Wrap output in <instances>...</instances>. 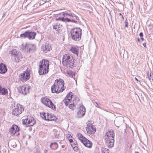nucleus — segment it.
Returning <instances> with one entry per match:
<instances>
[{
  "label": "nucleus",
  "mask_w": 153,
  "mask_h": 153,
  "mask_svg": "<svg viewBox=\"0 0 153 153\" xmlns=\"http://www.w3.org/2000/svg\"><path fill=\"white\" fill-rule=\"evenodd\" d=\"M114 133L113 130H110L106 132L104 137L105 143L108 148L113 147L114 144Z\"/></svg>",
  "instance_id": "1"
},
{
  "label": "nucleus",
  "mask_w": 153,
  "mask_h": 153,
  "mask_svg": "<svg viewBox=\"0 0 153 153\" xmlns=\"http://www.w3.org/2000/svg\"><path fill=\"white\" fill-rule=\"evenodd\" d=\"M39 73L40 75L47 74L48 72L49 62L47 60L43 59L39 63Z\"/></svg>",
  "instance_id": "2"
},
{
  "label": "nucleus",
  "mask_w": 153,
  "mask_h": 153,
  "mask_svg": "<svg viewBox=\"0 0 153 153\" xmlns=\"http://www.w3.org/2000/svg\"><path fill=\"white\" fill-rule=\"evenodd\" d=\"M82 30L79 27L71 29L70 31L71 36L72 39L75 41H78L81 39Z\"/></svg>",
  "instance_id": "3"
},
{
  "label": "nucleus",
  "mask_w": 153,
  "mask_h": 153,
  "mask_svg": "<svg viewBox=\"0 0 153 153\" xmlns=\"http://www.w3.org/2000/svg\"><path fill=\"white\" fill-rule=\"evenodd\" d=\"M62 63L68 68H72L74 67V59L72 56L65 54L62 57Z\"/></svg>",
  "instance_id": "4"
},
{
  "label": "nucleus",
  "mask_w": 153,
  "mask_h": 153,
  "mask_svg": "<svg viewBox=\"0 0 153 153\" xmlns=\"http://www.w3.org/2000/svg\"><path fill=\"white\" fill-rule=\"evenodd\" d=\"M12 104L10 106L12 109V114L14 115L18 116L21 114L24 111V108L22 105L16 102H11Z\"/></svg>",
  "instance_id": "5"
},
{
  "label": "nucleus",
  "mask_w": 153,
  "mask_h": 153,
  "mask_svg": "<svg viewBox=\"0 0 153 153\" xmlns=\"http://www.w3.org/2000/svg\"><path fill=\"white\" fill-rule=\"evenodd\" d=\"M76 137L85 146L89 148L91 147L92 145V143L81 134H78Z\"/></svg>",
  "instance_id": "6"
},
{
  "label": "nucleus",
  "mask_w": 153,
  "mask_h": 153,
  "mask_svg": "<svg viewBox=\"0 0 153 153\" xmlns=\"http://www.w3.org/2000/svg\"><path fill=\"white\" fill-rule=\"evenodd\" d=\"M36 33L33 31L27 30L20 35V37L24 38H27L29 39L33 40L35 38Z\"/></svg>",
  "instance_id": "7"
},
{
  "label": "nucleus",
  "mask_w": 153,
  "mask_h": 153,
  "mask_svg": "<svg viewBox=\"0 0 153 153\" xmlns=\"http://www.w3.org/2000/svg\"><path fill=\"white\" fill-rule=\"evenodd\" d=\"M41 100L42 102L45 105L48 106L53 110H56V106L50 100L45 97H44L42 98Z\"/></svg>",
  "instance_id": "8"
},
{
  "label": "nucleus",
  "mask_w": 153,
  "mask_h": 153,
  "mask_svg": "<svg viewBox=\"0 0 153 153\" xmlns=\"http://www.w3.org/2000/svg\"><path fill=\"white\" fill-rule=\"evenodd\" d=\"M24 50L27 53H32L35 51L36 46L33 44L27 43L25 46Z\"/></svg>",
  "instance_id": "9"
},
{
  "label": "nucleus",
  "mask_w": 153,
  "mask_h": 153,
  "mask_svg": "<svg viewBox=\"0 0 153 153\" xmlns=\"http://www.w3.org/2000/svg\"><path fill=\"white\" fill-rule=\"evenodd\" d=\"M30 88L28 85L20 86L18 89L19 92L22 94L25 95L29 93Z\"/></svg>",
  "instance_id": "10"
},
{
  "label": "nucleus",
  "mask_w": 153,
  "mask_h": 153,
  "mask_svg": "<svg viewBox=\"0 0 153 153\" xmlns=\"http://www.w3.org/2000/svg\"><path fill=\"white\" fill-rule=\"evenodd\" d=\"M55 82V84L58 85V89H60L61 92H62L64 89V81L62 79H59V80H56Z\"/></svg>",
  "instance_id": "11"
},
{
  "label": "nucleus",
  "mask_w": 153,
  "mask_h": 153,
  "mask_svg": "<svg viewBox=\"0 0 153 153\" xmlns=\"http://www.w3.org/2000/svg\"><path fill=\"white\" fill-rule=\"evenodd\" d=\"M86 109L85 107L82 105L79 106V110L77 113V117L78 118H81L85 114Z\"/></svg>",
  "instance_id": "12"
},
{
  "label": "nucleus",
  "mask_w": 153,
  "mask_h": 153,
  "mask_svg": "<svg viewBox=\"0 0 153 153\" xmlns=\"http://www.w3.org/2000/svg\"><path fill=\"white\" fill-rule=\"evenodd\" d=\"M30 73L27 71L19 75L20 79L23 82L28 80L30 78Z\"/></svg>",
  "instance_id": "13"
},
{
  "label": "nucleus",
  "mask_w": 153,
  "mask_h": 153,
  "mask_svg": "<svg viewBox=\"0 0 153 153\" xmlns=\"http://www.w3.org/2000/svg\"><path fill=\"white\" fill-rule=\"evenodd\" d=\"M56 20H59L64 22H71L76 24H77V22L75 19H71L68 18L59 17L58 18H56Z\"/></svg>",
  "instance_id": "14"
},
{
  "label": "nucleus",
  "mask_w": 153,
  "mask_h": 153,
  "mask_svg": "<svg viewBox=\"0 0 153 153\" xmlns=\"http://www.w3.org/2000/svg\"><path fill=\"white\" fill-rule=\"evenodd\" d=\"M27 117L28 126H32L36 123V120L33 117L28 115L27 116Z\"/></svg>",
  "instance_id": "15"
},
{
  "label": "nucleus",
  "mask_w": 153,
  "mask_h": 153,
  "mask_svg": "<svg viewBox=\"0 0 153 153\" xmlns=\"http://www.w3.org/2000/svg\"><path fill=\"white\" fill-rule=\"evenodd\" d=\"M123 123V119L122 117H118L116 118L114 120V123L115 125L118 128L122 125Z\"/></svg>",
  "instance_id": "16"
},
{
  "label": "nucleus",
  "mask_w": 153,
  "mask_h": 153,
  "mask_svg": "<svg viewBox=\"0 0 153 153\" xmlns=\"http://www.w3.org/2000/svg\"><path fill=\"white\" fill-rule=\"evenodd\" d=\"M19 131V128L18 126L16 125H13L9 130L10 132L13 135H14L15 133Z\"/></svg>",
  "instance_id": "17"
},
{
  "label": "nucleus",
  "mask_w": 153,
  "mask_h": 153,
  "mask_svg": "<svg viewBox=\"0 0 153 153\" xmlns=\"http://www.w3.org/2000/svg\"><path fill=\"white\" fill-rule=\"evenodd\" d=\"M86 130L87 132L90 134H94L96 131L95 128L93 126V125L88 126L86 128Z\"/></svg>",
  "instance_id": "18"
},
{
  "label": "nucleus",
  "mask_w": 153,
  "mask_h": 153,
  "mask_svg": "<svg viewBox=\"0 0 153 153\" xmlns=\"http://www.w3.org/2000/svg\"><path fill=\"white\" fill-rule=\"evenodd\" d=\"M62 15L64 17H68L69 18L72 19V17L75 16V14L70 11H66L62 13Z\"/></svg>",
  "instance_id": "19"
},
{
  "label": "nucleus",
  "mask_w": 153,
  "mask_h": 153,
  "mask_svg": "<svg viewBox=\"0 0 153 153\" xmlns=\"http://www.w3.org/2000/svg\"><path fill=\"white\" fill-rule=\"evenodd\" d=\"M41 49L43 50V51L45 53H46L48 51H50L51 50L52 48L51 45L48 43H46L44 46H42L41 47Z\"/></svg>",
  "instance_id": "20"
},
{
  "label": "nucleus",
  "mask_w": 153,
  "mask_h": 153,
  "mask_svg": "<svg viewBox=\"0 0 153 153\" xmlns=\"http://www.w3.org/2000/svg\"><path fill=\"white\" fill-rule=\"evenodd\" d=\"M7 69L5 65L2 63L0 64V73L5 74L7 71Z\"/></svg>",
  "instance_id": "21"
},
{
  "label": "nucleus",
  "mask_w": 153,
  "mask_h": 153,
  "mask_svg": "<svg viewBox=\"0 0 153 153\" xmlns=\"http://www.w3.org/2000/svg\"><path fill=\"white\" fill-rule=\"evenodd\" d=\"M51 90L53 93H58L61 92L60 89H58V85L57 84H55V81L53 85L51 87Z\"/></svg>",
  "instance_id": "22"
},
{
  "label": "nucleus",
  "mask_w": 153,
  "mask_h": 153,
  "mask_svg": "<svg viewBox=\"0 0 153 153\" xmlns=\"http://www.w3.org/2000/svg\"><path fill=\"white\" fill-rule=\"evenodd\" d=\"M14 58H15V61L18 62H19L21 60L22 56L21 55V53L18 52L17 54H16L15 56H14Z\"/></svg>",
  "instance_id": "23"
},
{
  "label": "nucleus",
  "mask_w": 153,
  "mask_h": 153,
  "mask_svg": "<svg viewBox=\"0 0 153 153\" xmlns=\"http://www.w3.org/2000/svg\"><path fill=\"white\" fill-rule=\"evenodd\" d=\"M0 94L2 95H8V91L7 89L2 87L1 86V88L0 90Z\"/></svg>",
  "instance_id": "24"
},
{
  "label": "nucleus",
  "mask_w": 153,
  "mask_h": 153,
  "mask_svg": "<svg viewBox=\"0 0 153 153\" xmlns=\"http://www.w3.org/2000/svg\"><path fill=\"white\" fill-rule=\"evenodd\" d=\"M56 117L55 116H52L51 114L48 113L47 114L46 120L52 121L55 120Z\"/></svg>",
  "instance_id": "25"
},
{
  "label": "nucleus",
  "mask_w": 153,
  "mask_h": 153,
  "mask_svg": "<svg viewBox=\"0 0 153 153\" xmlns=\"http://www.w3.org/2000/svg\"><path fill=\"white\" fill-rule=\"evenodd\" d=\"M50 147L52 149H56L58 147V145L57 143H51L50 145Z\"/></svg>",
  "instance_id": "26"
},
{
  "label": "nucleus",
  "mask_w": 153,
  "mask_h": 153,
  "mask_svg": "<svg viewBox=\"0 0 153 153\" xmlns=\"http://www.w3.org/2000/svg\"><path fill=\"white\" fill-rule=\"evenodd\" d=\"M76 140H74L72 143H71V145L74 151H76L78 150V147L76 144Z\"/></svg>",
  "instance_id": "27"
},
{
  "label": "nucleus",
  "mask_w": 153,
  "mask_h": 153,
  "mask_svg": "<svg viewBox=\"0 0 153 153\" xmlns=\"http://www.w3.org/2000/svg\"><path fill=\"white\" fill-rule=\"evenodd\" d=\"M70 50L73 53L76 55L77 56L78 55V51L77 49L75 47H71Z\"/></svg>",
  "instance_id": "28"
},
{
  "label": "nucleus",
  "mask_w": 153,
  "mask_h": 153,
  "mask_svg": "<svg viewBox=\"0 0 153 153\" xmlns=\"http://www.w3.org/2000/svg\"><path fill=\"white\" fill-rule=\"evenodd\" d=\"M71 92H70L66 96L65 99L67 100L68 101H71L73 96Z\"/></svg>",
  "instance_id": "29"
},
{
  "label": "nucleus",
  "mask_w": 153,
  "mask_h": 153,
  "mask_svg": "<svg viewBox=\"0 0 153 153\" xmlns=\"http://www.w3.org/2000/svg\"><path fill=\"white\" fill-rule=\"evenodd\" d=\"M53 28L55 29L56 31L58 32V33H59V32L61 31V28L58 25H53Z\"/></svg>",
  "instance_id": "30"
},
{
  "label": "nucleus",
  "mask_w": 153,
  "mask_h": 153,
  "mask_svg": "<svg viewBox=\"0 0 153 153\" xmlns=\"http://www.w3.org/2000/svg\"><path fill=\"white\" fill-rule=\"evenodd\" d=\"M79 101V99L76 96L75 97L73 100V102L74 104H77Z\"/></svg>",
  "instance_id": "31"
},
{
  "label": "nucleus",
  "mask_w": 153,
  "mask_h": 153,
  "mask_svg": "<svg viewBox=\"0 0 153 153\" xmlns=\"http://www.w3.org/2000/svg\"><path fill=\"white\" fill-rule=\"evenodd\" d=\"M18 53L17 50L16 49H14L10 52V53L12 55H14V56H15L16 54H17Z\"/></svg>",
  "instance_id": "32"
},
{
  "label": "nucleus",
  "mask_w": 153,
  "mask_h": 153,
  "mask_svg": "<svg viewBox=\"0 0 153 153\" xmlns=\"http://www.w3.org/2000/svg\"><path fill=\"white\" fill-rule=\"evenodd\" d=\"M22 121L23 124L27 126H28V124H27V118H25V119L22 120Z\"/></svg>",
  "instance_id": "33"
},
{
  "label": "nucleus",
  "mask_w": 153,
  "mask_h": 153,
  "mask_svg": "<svg viewBox=\"0 0 153 153\" xmlns=\"http://www.w3.org/2000/svg\"><path fill=\"white\" fill-rule=\"evenodd\" d=\"M125 53V50L123 48L121 49L120 50V53L121 56H124V54Z\"/></svg>",
  "instance_id": "34"
},
{
  "label": "nucleus",
  "mask_w": 153,
  "mask_h": 153,
  "mask_svg": "<svg viewBox=\"0 0 153 153\" xmlns=\"http://www.w3.org/2000/svg\"><path fill=\"white\" fill-rule=\"evenodd\" d=\"M63 101L64 103L65 104V105L66 106H68L69 102H71V101H68L67 100L65 99Z\"/></svg>",
  "instance_id": "35"
},
{
  "label": "nucleus",
  "mask_w": 153,
  "mask_h": 153,
  "mask_svg": "<svg viewBox=\"0 0 153 153\" xmlns=\"http://www.w3.org/2000/svg\"><path fill=\"white\" fill-rule=\"evenodd\" d=\"M76 105V104H74L73 103V104H70V105H69V108L71 109H74L75 108V105Z\"/></svg>",
  "instance_id": "36"
},
{
  "label": "nucleus",
  "mask_w": 153,
  "mask_h": 153,
  "mask_svg": "<svg viewBox=\"0 0 153 153\" xmlns=\"http://www.w3.org/2000/svg\"><path fill=\"white\" fill-rule=\"evenodd\" d=\"M41 116L42 118L46 120L47 116L46 117V113H43Z\"/></svg>",
  "instance_id": "37"
},
{
  "label": "nucleus",
  "mask_w": 153,
  "mask_h": 153,
  "mask_svg": "<svg viewBox=\"0 0 153 153\" xmlns=\"http://www.w3.org/2000/svg\"><path fill=\"white\" fill-rule=\"evenodd\" d=\"M59 134L58 132H57L56 133H54L53 134L54 137L56 138H58L59 137Z\"/></svg>",
  "instance_id": "38"
},
{
  "label": "nucleus",
  "mask_w": 153,
  "mask_h": 153,
  "mask_svg": "<svg viewBox=\"0 0 153 153\" xmlns=\"http://www.w3.org/2000/svg\"><path fill=\"white\" fill-rule=\"evenodd\" d=\"M72 19H75V20L77 22H78V21L77 20H79V17L78 16H76L75 15V16H74V17H72Z\"/></svg>",
  "instance_id": "39"
},
{
  "label": "nucleus",
  "mask_w": 153,
  "mask_h": 153,
  "mask_svg": "<svg viewBox=\"0 0 153 153\" xmlns=\"http://www.w3.org/2000/svg\"><path fill=\"white\" fill-rule=\"evenodd\" d=\"M125 23V27H128V22H127V19H126Z\"/></svg>",
  "instance_id": "40"
},
{
  "label": "nucleus",
  "mask_w": 153,
  "mask_h": 153,
  "mask_svg": "<svg viewBox=\"0 0 153 153\" xmlns=\"http://www.w3.org/2000/svg\"><path fill=\"white\" fill-rule=\"evenodd\" d=\"M148 77L149 79L150 80H151V74H150V75H149V72H148Z\"/></svg>",
  "instance_id": "41"
},
{
  "label": "nucleus",
  "mask_w": 153,
  "mask_h": 153,
  "mask_svg": "<svg viewBox=\"0 0 153 153\" xmlns=\"http://www.w3.org/2000/svg\"><path fill=\"white\" fill-rule=\"evenodd\" d=\"M94 103L95 104H94V105H95V106L96 107H98V108H99L100 107V106L98 105L97 103V102H95Z\"/></svg>",
  "instance_id": "42"
},
{
  "label": "nucleus",
  "mask_w": 153,
  "mask_h": 153,
  "mask_svg": "<svg viewBox=\"0 0 153 153\" xmlns=\"http://www.w3.org/2000/svg\"><path fill=\"white\" fill-rule=\"evenodd\" d=\"M139 36L140 37H143V33L140 32L139 34Z\"/></svg>",
  "instance_id": "43"
},
{
  "label": "nucleus",
  "mask_w": 153,
  "mask_h": 153,
  "mask_svg": "<svg viewBox=\"0 0 153 153\" xmlns=\"http://www.w3.org/2000/svg\"><path fill=\"white\" fill-rule=\"evenodd\" d=\"M69 141L71 143H73V140L72 139H70L69 140Z\"/></svg>",
  "instance_id": "44"
},
{
  "label": "nucleus",
  "mask_w": 153,
  "mask_h": 153,
  "mask_svg": "<svg viewBox=\"0 0 153 153\" xmlns=\"http://www.w3.org/2000/svg\"><path fill=\"white\" fill-rule=\"evenodd\" d=\"M143 45L145 47H146V43H144L143 44Z\"/></svg>",
  "instance_id": "45"
},
{
  "label": "nucleus",
  "mask_w": 153,
  "mask_h": 153,
  "mask_svg": "<svg viewBox=\"0 0 153 153\" xmlns=\"http://www.w3.org/2000/svg\"><path fill=\"white\" fill-rule=\"evenodd\" d=\"M48 152V151L46 150V149H45L44 151V153H46Z\"/></svg>",
  "instance_id": "46"
},
{
  "label": "nucleus",
  "mask_w": 153,
  "mask_h": 153,
  "mask_svg": "<svg viewBox=\"0 0 153 153\" xmlns=\"http://www.w3.org/2000/svg\"><path fill=\"white\" fill-rule=\"evenodd\" d=\"M141 39L142 41H143L144 40V39L143 37H141Z\"/></svg>",
  "instance_id": "47"
},
{
  "label": "nucleus",
  "mask_w": 153,
  "mask_h": 153,
  "mask_svg": "<svg viewBox=\"0 0 153 153\" xmlns=\"http://www.w3.org/2000/svg\"><path fill=\"white\" fill-rule=\"evenodd\" d=\"M135 80H136L137 81H138V79H137V78H136V77H135Z\"/></svg>",
  "instance_id": "48"
},
{
  "label": "nucleus",
  "mask_w": 153,
  "mask_h": 153,
  "mask_svg": "<svg viewBox=\"0 0 153 153\" xmlns=\"http://www.w3.org/2000/svg\"><path fill=\"white\" fill-rule=\"evenodd\" d=\"M137 41H138V42H140V39H139V38H138L137 39Z\"/></svg>",
  "instance_id": "49"
},
{
  "label": "nucleus",
  "mask_w": 153,
  "mask_h": 153,
  "mask_svg": "<svg viewBox=\"0 0 153 153\" xmlns=\"http://www.w3.org/2000/svg\"><path fill=\"white\" fill-rule=\"evenodd\" d=\"M61 146L62 148H64L65 147V145H62Z\"/></svg>",
  "instance_id": "50"
},
{
  "label": "nucleus",
  "mask_w": 153,
  "mask_h": 153,
  "mask_svg": "<svg viewBox=\"0 0 153 153\" xmlns=\"http://www.w3.org/2000/svg\"><path fill=\"white\" fill-rule=\"evenodd\" d=\"M106 151H108V152H107V153H109V149H107V150H106Z\"/></svg>",
  "instance_id": "51"
},
{
  "label": "nucleus",
  "mask_w": 153,
  "mask_h": 153,
  "mask_svg": "<svg viewBox=\"0 0 153 153\" xmlns=\"http://www.w3.org/2000/svg\"><path fill=\"white\" fill-rule=\"evenodd\" d=\"M5 13H4L3 15V17L5 16Z\"/></svg>",
  "instance_id": "52"
},
{
  "label": "nucleus",
  "mask_w": 153,
  "mask_h": 153,
  "mask_svg": "<svg viewBox=\"0 0 153 153\" xmlns=\"http://www.w3.org/2000/svg\"><path fill=\"white\" fill-rule=\"evenodd\" d=\"M119 15H120V16H122V14H121V13H119Z\"/></svg>",
  "instance_id": "53"
},
{
  "label": "nucleus",
  "mask_w": 153,
  "mask_h": 153,
  "mask_svg": "<svg viewBox=\"0 0 153 153\" xmlns=\"http://www.w3.org/2000/svg\"><path fill=\"white\" fill-rule=\"evenodd\" d=\"M42 0L45 2H46V0Z\"/></svg>",
  "instance_id": "54"
},
{
  "label": "nucleus",
  "mask_w": 153,
  "mask_h": 153,
  "mask_svg": "<svg viewBox=\"0 0 153 153\" xmlns=\"http://www.w3.org/2000/svg\"><path fill=\"white\" fill-rule=\"evenodd\" d=\"M122 18L123 19H124V17L122 15Z\"/></svg>",
  "instance_id": "55"
},
{
  "label": "nucleus",
  "mask_w": 153,
  "mask_h": 153,
  "mask_svg": "<svg viewBox=\"0 0 153 153\" xmlns=\"http://www.w3.org/2000/svg\"><path fill=\"white\" fill-rule=\"evenodd\" d=\"M19 133H18V134H17L16 135L17 136V135H19Z\"/></svg>",
  "instance_id": "56"
},
{
  "label": "nucleus",
  "mask_w": 153,
  "mask_h": 153,
  "mask_svg": "<svg viewBox=\"0 0 153 153\" xmlns=\"http://www.w3.org/2000/svg\"><path fill=\"white\" fill-rule=\"evenodd\" d=\"M135 153H139L138 152H135Z\"/></svg>",
  "instance_id": "57"
},
{
  "label": "nucleus",
  "mask_w": 153,
  "mask_h": 153,
  "mask_svg": "<svg viewBox=\"0 0 153 153\" xmlns=\"http://www.w3.org/2000/svg\"><path fill=\"white\" fill-rule=\"evenodd\" d=\"M73 75L72 76V77H73Z\"/></svg>",
  "instance_id": "58"
},
{
  "label": "nucleus",
  "mask_w": 153,
  "mask_h": 153,
  "mask_svg": "<svg viewBox=\"0 0 153 153\" xmlns=\"http://www.w3.org/2000/svg\"><path fill=\"white\" fill-rule=\"evenodd\" d=\"M104 153H105V152H104Z\"/></svg>",
  "instance_id": "59"
}]
</instances>
